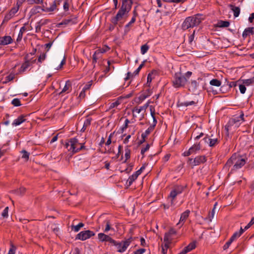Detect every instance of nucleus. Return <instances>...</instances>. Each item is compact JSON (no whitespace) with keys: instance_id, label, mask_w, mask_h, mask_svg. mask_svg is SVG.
<instances>
[{"instance_id":"12","label":"nucleus","mask_w":254,"mask_h":254,"mask_svg":"<svg viewBox=\"0 0 254 254\" xmlns=\"http://www.w3.org/2000/svg\"><path fill=\"white\" fill-rule=\"evenodd\" d=\"M27 115H21L19 116L16 119L14 120L12 123L13 126H17L25 122L26 121V117Z\"/></svg>"},{"instance_id":"17","label":"nucleus","mask_w":254,"mask_h":254,"mask_svg":"<svg viewBox=\"0 0 254 254\" xmlns=\"http://www.w3.org/2000/svg\"><path fill=\"white\" fill-rule=\"evenodd\" d=\"M229 6L231 10L233 11L234 17H238L240 13V7L238 6H236L235 5H233L232 4H229Z\"/></svg>"},{"instance_id":"13","label":"nucleus","mask_w":254,"mask_h":254,"mask_svg":"<svg viewBox=\"0 0 254 254\" xmlns=\"http://www.w3.org/2000/svg\"><path fill=\"white\" fill-rule=\"evenodd\" d=\"M152 127H148L144 132L142 133L141 134L142 139L139 141L138 144L140 145L144 143L145 141V138L148 135H149L150 132L153 130L151 129Z\"/></svg>"},{"instance_id":"51","label":"nucleus","mask_w":254,"mask_h":254,"mask_svg":"<svg viewBox=\"0 0 254 254\" xmlns=\"http://www.w3.org/2000/svg\"><path fill=\"white\" fill-rule=\"evenodd\" d=\"M169 245L168 243H165V245L162 246V253L163 254H167V250L169 248Z\"/></svg>"},{"instance_id":"6","label":"nucleus","mask_w":254,"mask_h":254,"mask_svg":"<svg viewBox=\"0 0 254 254\" xmlns=\"http://www.w3.org/2000/svg\"><path fill=\"white\" fill-rule=\"evenodd\" d=\"M206 161V158L205 156H198L194 159L189 158L188 163L193 167L204 163Z\"/></svg>"},{"instance_id":"61","label":"nucleus","mask_w":254,"mask_h":254,"mask_svg":"<svg viewBox=\"0 0 254 254\" xmlns=\"http://www.w3.org/2000/svg\"><path fill=\"white\" fill-rule=\"evenodd\" d=\"M120 104V102L118 101H116L110 104V108H113L116 107H117Z\"/></svg>"},{"instance_id":"27","label":"nucleus","mask_w":254,"mask_h":254,"mask_svg":"<svg viewBox=\"0 0 254 254\" xmlns=\"http://www.w3.org/2000/svg\"><path fill=\"white\" fill-rule=\"evenodd\" d=\"M70 88H71V83L69 80H67L65 82V84L62 90V91L60 93V94H62L63 93H64L69 90Z\"/></svg>"},{"instance_id":"45","label":"nucleus","mask_w":254,"mask_h":254,"mask_svg":"<svg viewBox=\"0 0 254 254\" xmlns=\"http://www.w3.org/2000/svg\"><path fill=\"white\" fill-rule=\"evenodd\" d=\"M178 193L175 191L174 190H173L169 195V197L172 198L171 200V204H172L173 203V200L175 198V197L178 195Z\"/></svg>"},{"instance_id":"62","label":"nucleus","mask_w":254,"mask_h":254,"mask_svg":"<svg viewBox=\"0 0 254 254\" xmlns=\"http://www.w3.org/2000/svg\"><path fill=\"white\" fill-rule=\"evenodd\" d=\"M122 247H123L122 243V242H119V244L116 246L117 249L118 250L117 251H118V252H119V253H123V252H125V251H120V250H122Z\"/></svg>"},{"instance_id":"39","label":"nucleus","mask_w":254,"mask_h":254,"mask_svg":"<svg viewBox=\"0 0 254 254\" xmlns=\"http://www.w3.org/2000/svg\"><path fill=\"white\" fill-rule=\"evenodd\" d=\"M178 194H181L184 190V187L181 186H176L173 189Z\"/></svg>"},{"instance_id":"24","label":"nucleus","mask_w":254,"mask_h":254,"mask_svg":"<svg viewBox=\"0 0 254 254\" xmlns=\"http://www.w3.org/2000/svg\"><path fill=\"white\" fill-rule=\"evenodd\" d=\"M105 51H101L100 50H97L95 52L93 55L92 60L93 61L99 60L102 56V53H103Z\"/></svg>"},{"instance_id":"18","label":"nucleus","mask_w":254,"mask_h":254,"mask_svg":"<svg viewBox=\"0 0 254 254\" xmlns=\"http://www.w3.org/2000/svg\"><path fill=\"white\" fill-rule=\"evenodd\" d=\"M30 62L27 60L25 63H24L21 66L18 74H21L26 71V70L30 66Z\"/></svg>"},{"instance_id":"2","label":"nucleus","mask_w":254,"mask_h":254,"mask_svg":"<svg viewBox=\"0 0 254 254\" xmlns=\"http://www.w3.org/2000/svg\"><path fill=\"white\" fill-rule=\"evenodd\" d=\"M192 73V72L190 71H187L185 75H183L181 71L175 73L172 80L173 86L175 88L185 86Z\"/></svg>"},{"instance_id":"35","label":"nucleus","mask_w":254,"mask_h":254,"mask_svg":"<svg viewBox=\"0 0 254 254\" xmlns=\"http://www.w3.org/2000/svg\"><path fill=\"white\" fill-rule=\"evenodd\" d=\"M218 24L219 27H227L229 26L230 22L228 21L220 20Z\"/></svg>"},{"instance_id":"15","label":"nucleus","mask_w":254,"mask_h":254,"mask_svg":"<svg viewBox=\"0 0 254 254\" xmlns=\"http://www.w3.org/2000/svg\"><path fill=\"white\" fill-rule=\"evenodd\" d=\"M235 159V154H233L227 161L226 163L224 168L226 170H229L230 167L234 164V161Z\"/></svg>"},{"instance_id":"54","label":"nucleus","mask_w":254,"mask_h":254,"mask_svg":"<svg viewBox=\"0 0 254 254\" xmlns=\"http://www.w3.org/2000/svg\"><path fill=\"white\" fill-rule=\"evenodd\" d=\"M239 89H240V92L242 94H244L246 90V88L245 87V85L244 84H239Z\"/></svg>"},{"instance_id":"58","label":"nucleus","mask_w":254,"mask_h":254,"mask_svg":"<svg viewBox=\"0 0 254 254\" xmlns=\"http://www.w3.org/2000/svg\"><path fill=\"white\" fill-rule=\"evenodd\" d=\"M149 148H150V145L149 144H147L144 148H143L141 149V154L142 155H143L146 151H147V150H149Z\"/></svg>"},{"instance_id":"33","label":"nucleus","mask_w":254,"mask_h":254,"mask_svg":"<svg viewBox=\"0 0 254 254\" xmlns=\"http://www.w3.org/2000/svg\"><path fill=\"white\" fill-rule=\"evenodd\" d=\"M200 146L199 144H194L192 146H191L189 150H191V154L195 153L197 151L200 150Z\"/></svg>"},{"instance_id":"44","label":"nucleus","mask_w":254,"mask_h":254,"mask_svg":"<svg viewBox=\"0 0 254 254\" xmlns=\"http://www.w3.org/2000/svg\"><path fill=\"white\" fill-rule=\"evenodd\" d=\"M149 49V46L147 44H144L141 47V53L142 55L145 54Z\"/></svg>"},{"instance_id":"48","label":"nucleus","mask_w":254,"mask_h":254,"mask_svg":"<svg viewBox=\"0 0 254 254\" xmlns=\"http://www.w3.org/2000/svg\"><path fill=\"white\" fill-rule=\"evenodd\" d=\"M130 123L128 119H127L125 120L124 125L121 127V130L122 132H123L128 127V124Z\"/></svg>"},{"instance_id":"29","label":"nucleus","mask_w":254,"mask_h":254,"mask_svg":"<svg viewBox=\"0 0 254 254\" xmlns=\"http://www.w3.org/2000/svg\"><path fill=\"white\" fill-rule=\"evenodd\" d=\"M26 191V189L24 187H20L18 189L13 190V192L18 195H23Z\"/></svg>"},{"instance_id":"34","label":"nucleus","mask_w":254,"mask_h":254,"mask_svg":"<svg viewBox=\"0 0 254 254\" xmlns=\"http://www.w3.org/2000/svg\"><path fill=\"white\" fill-rule=\"evenodd\" d=\"M210 84L213 86L219 87L221 84V82L217 79H213L210 81Z\"/></svg>"},{"instance_id":"36","label":"nucleus","mask_w":254,"mask_h":254,"mask_svg":"<svg viewBox=\"0 0 254 254\" xmlns=\"http://www.w3.org/2000/svg\"><path fill=\"white\" fill-rule=\"evenodd\" d=\"M253 83H254V77L243 80V84L245 86H249Z\"/></svg>"},{"instance_id":"60","label":"nucleus","mask_w":254,"mask_h":254,"mask_svg":"<svg viewBox=\"0 0 254 254\" xmlns=\"http://www.w3.org/2000/svg\"><path fill=\"white\" fill-rule=\"evenodd\" d=\"M64 6V10H65V11L68 10V9H69V4H68L67 0H65L64 1V6Z\"/></svg>"},{"instance_id":"49","label":"nucleus","mask_w":254,"mask_h":254,"mask_svg":"<svg viewBox=\"0 0 254 254\" xmlns=\"http://www.w3.org/2000/svg\"><path fill=\"white\" fill-rule=\"evenodd\" d=\"M145 61H144L139 66V67L134 71L133 74L134 75H137L139 73L141 69L144 66Z\"/></svg>"},{"instance_id":"32","label":"nucleus","mask_w":254,"mask_h":254,"mask_svg":"<svg viewBox=\"0 0 254 254\" xmlns=\"http://www.w3.org/2000/svg\"><path fill=\"white\" fill-rule=\"evenodd\" d=\"M84 224L83 223H79L78 225L76 226L72 225L71 229L73 230L75 232H77L79 231L81 228L84 226Z\"/></svg>"},{"instance_id":"53","label":"nucleus","mask_w":254,"mask_h":254,"mask_svg":"<svg viewBox=\"0 0 254 254\" xmlns=\"http://www.w3.org/2000/svg\"><path fill=\"white\" fill-rule=\"evenodd\" d=\"M27 2L29 4H41L42 0H27Z\"/></svg>"},{"instance_id":"4","label":"nucleus","mask_w":254,"mask_h":254,"mask_svg":"<svg viewBox=\"0 0 254 254\" xmlns=\"http://www.w3.org/2000/svg\"><path fill=\"white\" fill-rule=\"evenodd\" d=\"M65 146L72 154L78 152L85 148L84 144L79 143L78 139L75 137L70 138L65 143Z\"/></svg>"},{"instance_id":"10","label":"nucleus","mask_w":254,"mask_h":254,"mask_svg":"<svg viewBox=\"0 0 254 254\" xmlns=\"http://www.w3.org/2000/svg\"><path fill=\"white\" fill-rule=\"evenodd\" d=\"M18 6L12 7L9 12L5 15L3 22H7L9 21L12 17L14 16L15 14L18 11Z\"/></svg>"},{"instance_id":"31","label":"nucleus","mask_w":254,"mask_h":254,"mask_svg":"<svg viewBox=\"0 0 254 254\" xmlns=\"http://www.w3.org/2000/svg\"><path fill=\"white\" fill-rule=\"evenodd\" d=\"M26 29L25 26H23L20 28L18 35V37L17 38V41H20L21 40L23 37V33L26 31Z\"/></svg>"},{"instance_id":"16","label":"nucleus","mask_w":254,"mask_h":254,"mask_svg":"<svg viewBox=\"0 0 254 254\" xmlns=\"http://www.w3.org/2000/svg\"><path fill=\"white\" fill-rule=\"evenodd\" d=\"M98 239L102 242H109L110 241H111V238L108 235H107L105 234L104 233H99L98 235Z\"/></svg>"},{"instance_id":"5","label":"nucleus","mask_w":254,"mask_h":254,"mask_svg":"<svg viewBox=\"0 0 254 254\" xmlns=\"http://www.w3.org/2000/svg\"><path fill=\"white\" fill-rule=\"evenodd\" d=\"M234 165L232 168L230 173H233L234 171L241 168L246 163V160L242 158L240 156L235 154Z\"/></svg>"},{"instance_id":"59","label":"nucleus","mask_w":254,"mask_h":254,"mask_svg":"<svg viewBox=\"0 0 254 254\" xmlns=\"http://www.w3.org/2000/svg\"><path fill=\"white\" fill-rule=\"evenodd\" d=\"M152 73H149L148 75H147V84H148V86H149V84L151 83V81H152Z\"/></svg>"},{"instance_id":"19","label":"nucleus","mask_w":254,"mask_h":254,"mask_svg":"<svg viewBox=\"0 0 254 254\" xmlns=\"http://www.w3.org/2000/svg\"><path fill=\"white\" fill-rule=\"evenodd\" d=\"M190 213V211L189 210H187L185 212H184L181 216L179 223H183V224L185 222L186 220L189 217Z\"/></svg>"},{"instance_id":"7","label":"nucleus","mask_w":254,"mask_h":254,"mask_svg":"<svg viewBox=\"0 0 254 254\" xmlns=\"http://www.w3.org/2000/svg\"><path fill=\"white\" fill-rule=\"evenodd\" d=\"M95 235L94 232L90 230H86L80 232L76 236V239L84 241Z\"/></svg>"},{"instance_id":"64","label":"nucleus","mask_w":254,"mask_h":254,"mask_svg":"<svg viewBox=\"0 0 254 254\" xmlns=\"http://www.w3.org/2000/svg\"><path fill=\"white\" fill-rule=\"evenodd\" d=\"M249 21L250 23L254 22V12L251 14L250 17H249Z\"/></svg>"},{"instance_id":"23","label":"nucleus","mask_w":254,"mask_h":254,"mask_svg":"<svg viewBox=\"0 0 254 254\" xmlns=\"http://www.w3.org/2000/svg\"><path fill=\"white\" fill-rule=\"evenodd\" d=\"M138 177V176L135 173L130 176L127 182V186H130L132 183Z\"/></svg>"},{"instance_id":"56","label":"nucleus","mask_w":254,"mask_h":254,"mask_svg":"<svg viewBox=\"0 0 254 254\" xmlns=\"http://www.w3.org/2000/svg\"><path fill=\"white\" fill-rule=\"evenodd\" d=\"M92 84V80L89 81L83 87V89L86 91L90 89Z\"/></svg>"},{"instance_id":"38","label":"nucleus","mask_w":254,"mask_h":254,"mask_svg":"<svg viewBox=\"0 0 254 254\" xmlns=\"http://www.w3.org/2000/svg\"><path fill=\"white\" fill-rule=\"evenodd\" d=\"M217 205V203H215V204L214 205L213 208L212 210L211 211L209 212L208 217V219L209 220V221H211L212 219L213 218L214 214H215V209L216 208V206Z\"/></svg>"},{"instance_id":"41","label":"nucleus","mask_w":254,"mask_h":254,"mask_svg":"<svg viewBox=\"0 0 254 254\" xmlns=\"http://www.w3.org/2000/svg\"><path fill=\"white\" fill-rule=\"evenodd\" d=\"M148 105H144V106H141V107H140L139 108H135L133 111H135L137 113L139 114L143 110H145L147 107Z\"/></svg>"},{"instance_id":"21","label":"nucleus","mask_w":254,"mask_h":254,"mask_svg":"<svg viewBox=\"0 0 254 254\" xmlns=\"http://www.w3.org/2000/svg\"><path fill=\"white\" fill-rule=\"evenodd\" d=\"M131 241H132V238L130 237V238H128V239H127L126 241H122V245H123L122 250H120V251H126L127 248L130 245Z\"/></svg>"},{"instance_id":"25","label":"nucleus","mask_w":254,"mask_h":254,"mask_svg":"<svg viewBox=\"0 0 254 254\" xmlns=\"http://www.w3.org/2000/svg\"><path fill=\"white\" fill-rule=\"evenodd\" d=\"M15 74L13 72H11L8 75L5 77V80L3 82V84H6L9 81L13 80L15 77Z\"/></svg>"},{"instance_id":"46","label":"nucleus","mask_w":254,"mask_h":254,"mask_svg":"<svg viewBox=\"0 0 254 254\" xmlns=\"http://www.w3.org/2000/svg\"><path fill=\"white\" fill-rule=\"evenodd\" d=\"M170 235H169L167 233H165L164 237V242H165V243H168L169 245H170L171 242V239L170 238Z\"/></svg>"},{"instance_id":"63","label":"nucleus","mask_w":254,"mask_h":254,"mask_svg":"<svg viewBox=\"0 0 254 254\" xmlns=\"http://www.w3.org/2000/svg\"><path fill=\"white\" fill-rule=\"evenodd\" d=\"M167 233L171 237L172 235H175L176 234V231H175V230L174 229L171 228Z\"/></svg>"},{"instance_id":"22","label":"nucleus","mask_w":254,"mask_h":254,"mask_svg":"<svg viewBox=\"0 0 254 254\" xmlns=\"http://www.w3.org/2000/svg\"><path fill=\"white\" fill-rule=\"evenodd\" d=\"M150 112H151V115L153 118V125H151L149 127H152L151 129L153 130L155 127L156 125V124L157 123V120L155 118V110L154 109L150 108Z\"/></svg>"},{"instance_id":"47","label":"nucleus","mask_w":254,"mask_h":254,"mask_svg":"<svg viewBox=\"0 0 254 254\" xmlns=\"http://www.w3.org/2000/svg\"><path fill=\"white\" fill-rule=\"evenodd\" d=\"M130 150L128 148L125 149V157L126 160L124 161V163L126 162L127 160L130 158Z\"/></svg>"},{"instance_id":"20","label":"nucleus","mask_w":254,"mask_h":254,"mask_svg":"<svg viewBox=\"0 0 254 254\" xmlns=\"http://www.w3.org/2000/svg\"><path fill=\"white\" fill-rule=\"evenodd\" d=\"M76 17H74L73 19H71V18L66 19L63 20L62 22H61L59 24V25H67L70 23L72 24L75 23L76 22Z\"/></svg>"},{"instance_id":"43","label":"nucleus","mask_w":254,"mask_h":254,"mask_svg":"<svg viewBox=\"0 0 254 254\" xmlns=\"http://www.w3.org/2000/svg\"><path fill=\"white\" fill-rule=\"evenodd\" d=\"M11 104L15 107H18L21 105L20 101L18 98H14L12 100Z\"/></svg>"},{"instance_id":"52","label":"nucleus","mask_w":254,"mask_h":254,"mask_svg":"<svg viewBox=\"0 0 254 254\" xmlns=\"http://www.w3.org/2000/svg\"><path fill=\"white\" fill-rule=\"evenodd\" d=\"M8 207L7 206L3 210V212H2L1 213V216L3 217V218H7L8 216Z\"/></svg>"},{"instance_id":"1","label":"nucleus","mask_w":254,"mask_h":254,"mask_svg":"<svg viewBox=\"0 0 254 254\" xmlns=\"http://www.w3.org/2000/svg\"><path fill=\"white\" fill-rule=\"evenodd\" d=\"M204 19L203 15L201 14H196L191 16L187 17L182 24V29L183 30H186L190 28L197 26Z\"/></svg>"},{"instance_id":"14","label":"nucleus","mask_w":254,"mask_h":254,"mask_svg":"<svg viewBox=\"0 0 254 254\" xmlns=\"http://www.w3.org/2000/svg\"><path fill=\"white\" fill-rule=\"evenodd\" d=\"M251 35H254V27H253L246 28L242 34L243 37L244 38Z\"/></svg>"},{"instance_id":"8","label":"nucleus","mask_w":254,"mask_h":254,"mask_svg":"<svg viewBox=\"0 0 254 254\" xmlns=\"http://www.w3.org/2000/svg\"><path fill=\"white\" fill-rule=\"evenodd\" d=\"M202 78H198L197 80H192L189 83V90L190 91L196 93L198 91L199 82Z\"/></svg>"},{"instance_id":"30","label":"nucleus","mask_w":254,"mask_h":254,"mask_svg":"<svg viewBox=\"0 0 254 254\" xmlns=\"http://www.w3.org/2000/svg\"><path fill=\"white\" fill-rule=\"evenodd\" d=\"M47 21H48V20L46 19L44 20V22H42V21L41 20L39 22H38L36 24V32H39L41 30V26L44 24H47Z\"/></svg>"},{"instance_id":"42","label":"nucleus","mask_w":254,"mask_h":254,"mask_svg":"<svg viewBox=\"0 0 254 254\" xmlns=\"http://www.w3.org/2000/svg\"><path fill=\"white\" fill-rule=\"evenodd\" d=\"M92 119L91 118L87 117V118L85 120L83 126L87 128L89 127L90 125Z\"/></svg>"},{"instance_id":"57","label":"nucleus","mask_w":254,"mask_h":254,"mask_svg":"<svg viewBox=\"0 0 254 254\" xmlns=\"http://www.w3.org/2000/svg\"><path fill=\"white\" fill-rule=\"evenodd\" d=\"M46 53H43L42 54H41L38 58V61L39 62H40L41 63L42 61H43L44 60H45V59H46Z\"/></svg>"},{"instance_id":"37","label":"nucleus","mask_w":254,"mask_h":254,"mask_svg":"<svg viewBox=\"0 0 254 254\" xmlns=\"http://www.w3.org/2000/svg\"><path fill=\"white\" fill-rule=\"evenodd\" d=\"M104 223H106V228L104 230L105 232H107L109 230L112 229V228L111 227V223L109 220H105L104 221Z\"/></svg>"},{"instance_id":"3","label":"nucleus","mask_w":254,"mask_h":254,"mask_svg":"<svg viewBox=\"0 0 254 254\" xmlns=\"http://www.w3.org/2000/svg\"><path fill=\"white\" fill-rule=\"evenodd\" d=\"M131 6L129 5L128 0H122V5L117 14L115 17L111 19V22L116 25L119 20L122 19L124 15L128 13L131 9Z\"/></svg>"},{"instance_id":"11","label":"nucleus","mask_w":254,"mask_h":254,"mask_svg":"<svg viewBox=\"0 0 254 254\" xmlns=\"http://www.w3.org/2000/svg\"><path fill=\"white\" fill-rule=\"evenodd\" d=\"M13 40L10 36H4L0 37V45L4 46L12 43Z\"/></svg>"},{"instance_id":"28","label":"nucleus","mask_w":254,"mask_h":254,"mask_svg":"<svg viewBox=\"0 0 254 254\" xmlns=\"http://www.w3.org/2000/svg\"><path fill=\"white\" fill-rule=\"evenodd\" d=\"M196 247L195 243H190L188 246L184 248V250L186 251V253H188L191 250L194 249Z\"/></svg>"},{"instance_id":"26","label":"nucleus","mask_w":254,"mask_h":254,"mask_svg":"<svg viewBox=\"0 0 254 254\" xmlns=\"http://www.w3.org/2000/svg\"><path fill=\"white\" fill-rule=\"evenodd\" d=\"M43 10H44L41 6H35L31 9L30 13L31 14H36Z\"/></svg>"},{"instance_id":"50","label":"nucleus","mask_w":254,"mask_h":254,"mask_svg":"<svg viewBox=\"0 0 254 254\" xmlns=\"http://www.w3.org/2000/svg\"><path fill=\"white\" fill-rule=\"evenodd\" d=\"M16 248L12 244L10 245V248L8 251V254H15Z\"/></svg>"},{"instance_id":"40","label":"nucleus","mask_w":254,"mask_h":254,"mask_svg":"<svg viewBox=\"0 0 254 254\" xmlns=\"http://www.w3.org/2000/svg\"><path fill=\"white\" fill-rule=\"evenodd\" d=\"M21 153L22 154V158L27 161L29 159L30 153L25 150H22Z\"/></svg>"},{"instance_id":"9","label":"nucleus","mask_w":254,"mask_h":254,"mask_svg":"<svg viewBox=\"0 0 254 254\" xmlns=\"http://www.w3.org/2000/svg\"><path fill=\"white\" fill-rule=\"evenodd\" d=\"M203 140L208 144L209 146L211 147L215 146L219 143L218 138H212V136H208V134L205 136Z\"/></svg>"},{"instance_id":"55","label":"nucleus","mask_w":254,"mask_h":254,"mask_svg":"<svg viewBox=\"0 0 254 254\" xmlns=\"http://www.w3.org/2000/svg\"><path fill=\"white\" fill-rule=\"evenodd\" d=\"M254 224V217H253L251 219L250 222L245 226V230L248 229Z\"/></svg>"}]
</instances>
